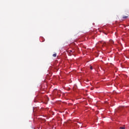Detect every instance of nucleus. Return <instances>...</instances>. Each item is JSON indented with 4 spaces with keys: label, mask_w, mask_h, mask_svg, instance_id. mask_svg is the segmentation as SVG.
Masks as SVG:
<instances>
[{
    "label": "nucleus",
    "mask_w": 129,
    "mask_h": 129,
    "mask_svg": "<svg viewBox=\"0 0 129 129\" xmlns=\"http://www.w3.org/2000/svg\"><path fill=\"white\" fill-rule=\"evenodd\" d=\"M35 111V109H33V112Z\"/></svg>",
    "instance_id": "1a4fd4ad"
},
{
    "label": "nucleus",
    "mask_w": 129,
    "mask_h": 129,
    "mask_svg": "<svg viewBox=\"0 0 129 129\" xmlns=\"http://www.w3.org/2000/svg\"><path fill=\"white\" fill-rule=\"evenodd\" d=\"M59 92H60V91H58V90H57V89H55L53 90V93H54L55 94V95H56V94H58V93H59Z\"/></svg>",
    "instance_id": "f03ea898"
},
{
    "label": "nucleus",
    "mask_w": 129,
    "mask_h": 129,
    "mask_svg": "<svg viewBox=\"0 0 129 129\" xmlns=\"http://www.w3.org/2000/svg\"><path fill=\"white\" fill-rule=\"evenodd\" d=\"M56 56H57V54H56V53H54L53 54V57H56Z\"/></svg>",
    "instance_id": "39448f33"
},
{
    "label": "nucleus",
    "mask_w": 129,
    "mask_h": 129,
    "mask_svg": "<svg viewBox=\"0 0 129 129\" xmlns=\"http://www.w3.org/2000/svg\"><path fill=\"white\" fill-rule=\"evenodd\" d=\"M128 17L127 16H123L122 19H127Z\"/></svg>",
    "instance_id": "20e7f679"
},
{
    "label": "nucleus",
    "mask_w": 129,
    "mask_h": 129,
    "mask_svg": "<svg viewBox=\"0 0 129 129\" xmlns=\"http://www.w3.org/2000/svg\"><path fill=\"white\" fill-rule=\"evenodd\" d=\"M90 69H91V70H92V69H93V68H92V66L90 67Z\"/></svg>",
    "instance_id": "6e6552de"
},
{
    "label": "nucleus",
    "mask_w": 129,
    "mask_h": 129,
    "mask_svg": "<svg viewBox=\"0 0 129 129\" xmlns=\"http://www.w3.org/2000/svg\"><path fill=\"white\" fill-rule=\"evenodd\" d=\"M120 129H125V127H120Z\"/></svg>",
    "instance_id": "423d86ee"
},
{
    "label": "nucleus",
    "mask_w": 129,
    "mask_h": 129,
    "mask_svg": "<svg viewBox=\"0 0 129 129\" xmlns=\"http://www.w3.org/2000/svg\"><path fill=\"white\" fill-rule=\"evenodd\" d=\"M99 45H101V46H102V47H103V46H106V43L100 42L99 43Z\"/></svg>",
    "instance_id": "f257e3e1"
},
{
    "label": "nucleus",
    "mask_w": 129,
    "mask_h": 129,
    "mask_svg": "<svg viewBox=\"0 0 129 129\" xmlns=\"http://www.w3.org/2000/svg\"><path fill=\"white\" fill-rule=\"evenodd\" d=\"M71 53H74V50H70Z\"/></svg>",
    "instance_id": "0eeeda50"
},
{
    "label": "nucleus",
    "mask_w": 129,
    "mask_h": 129,
    "mask_svg": "<svg viewBox=\"0 0 129 129\" xmlns=\"http://www.w3.org/2000/svg\"><path fill=\"white\" fill-rule=\"evenodd\" d=\"M114 42L112 40H110L109 41V44H113Z\"/></svg>",
    "instance_id": "7ed1b4c3"
}]
</instances>
